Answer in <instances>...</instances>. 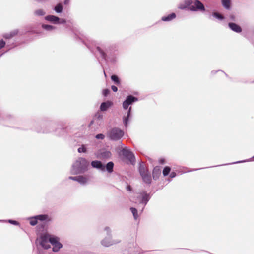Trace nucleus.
<instances>
[{
  "label": "nucleus",
  "instance_id": "nucleus-29",
  "mask_svg": "<svg viewBox=\"0 0 254 254\" xmlns=\"http://www.w3.org/2000/svg\"><path fill=\"white\" fill-rule=\"evenodd\" d=\"M105 137V136L103 134H98L96 135V138L98 139H103Z\"/></svg>",
  "mask_w": 254,
  "mask_h": 254
},
{
  "label": "nucleus",
  "instance_id": "nucleus-20",
  "mask_svg": "<svg viewBox=\"0 0 254 254\" xmlns=\"http://www.w3.org/2000/svg\"><path fill=\"white\" fill-rule=\"evenodd\" d=\"M212 16L219 20H223L224 19V17L222 15L217 12H213Z\"/></svg>",
  "mask_w": 254,
  "mask_h": 254
},
{
  "label": "nucleus",
  "instance_id": "nucleus-6",
  "mask_svg": "<svg viewBox=\"0 0 254 254\" xmlns=\"http://www.w3.org/2000/svg\"><path fill=\"white\" fill-rule=\"evenodd\" d=\"M189 9L192 11H201L204 12L205 10L204 5L200 1L195 0L194 1H192V3Z\"/></svg>",
  "mask_w": 254,
  "mask_h": 254
},
{
  "label": "nucleus",
  "instance_id": "nucleus-21",
  "mask_svg": "<svg viewBox=\"0 0 254 254\" xmlns=\"http://www.w3.org/2000/svg\"><path fill=\"white\" fill-rule=\"evenodd\" d=\"M42 28L47 31H53L55 29V27L53 26L46 24H43Z\"/></svg>",
  "mask_w": 254,
  "mask_h": 254
},
{
  "label": "nucleus",
  "instance_id": "nucleus-2",
  "mask_svg": "<svg viewBox=\"0 0 254 254\" xmlns=\"http://www.w3.org/2000/svg\"><path fill=\"white\" fill-rule=\"evenodd\" d=\"M137 100L138 99L137 98L130 95L128 96L125 101H124L123 103V107L124 109L126 110L128 108L127 115L124 116L123 118L124 124L126 126H127L130 117L131 107H129V106L131 105L133 103L137 101Z\"/></svg>",
  "mask_w": 254,
  "mask_h": 254
},
{
  "label": "nucleus",
  "instance_id": "nucleus-22",
  "mask_svg": "<svg viewBox=\"0 0 254 254\" xmlns=\"http://www.w3.org/2000/svg\"><path fill=\"white\" fill-rule=\"evenodd\" d=\"M114 164L112 162H110L106 165V169L109 172H112L113 171Z\"/></svg>",
  "mask_w": 254,
  "mask_h": 254
},
{
  "label": "nucleus",
  "instance_id": "nucleus-31",
  "mask_svg": "<svg viewBox=\"0 0 254 254\" xmlns=\"http://www.w3.org/2000/svg\"><path fill=\"white\" fill-rule=\"evenodd\" d=\"M8 221L10 224H13L15 225H18L19 224L17 221H15V220H9Z\"/></svg>",
  "mask_w": 254,
  "mask_h": 254
},
{
  "label": "nucleus",
  "instance_id": "nucleus-30",
  "mask_svg": "<svg viewBox=\"0 0 254 254\" xmlns=\"http://www.w3.org/2000/svg\"><path fill=\"white\" fill-rule=\"evenodd\" d=\"M78 151L79 153L85 152L86 151V148L85 147L82 146L78 149Z\"/></svg>",
  "mask_w": 254,
  "mask_h": 254
},
{
  "label": "nucleus",
  "instance_id": "nucleus-42",
  "mask_svg": "<svg viewBox=\"0 0 254 254\" xmlns=\"http://www.w3.org/2000/svg\"><path fill=\"white\" fill-rule=\"evenodd\" d=\"M233 19H234V17H232V19L233 20Z\"/></svg>",
  "mask_w": 254,
  "mask_h": 254
},
{
  "label": "nucleus",
  "instance_id": "nucleus-14",
  "mask_svg": "<svg viewBox=\"0 0 254 254\" xmlns=\"http://www.w3.org/2000/svg\"><path fill=\"white\" fill-rule=\"evenodd\" d=\"M91 165L93 168H96L101 170H104V166L102 165L100 161H93L91 162Z\"/></svg>",
  "mask_w": 254,
  "mask_h": 254
},
{
  "label": "nucleus",
  "instance_id": "nucleus-43",
  "mask_svg": "<svg viewBox=\"0 0 254 254\" xmlns=\"http://www.w3.org/2000/svg\"><path fill=\"white\" fill-rule=\"evenodd\" d=\"M253 158H254V156H253Z\"/></svg>",
  "mask_w": 254,
  "mask_h": 254
},
{
  "label": "nucleus",
  "instance_id": "nucleus-23",
  "mask_svg": "<svg viewBox=\"0 0 254 254\" xmlns=\"http://www.w3.org/2000/svg\"><path fill=\"white\" fill-rule=\"evenodd\" d=\"M130 211H131V212L133 215L134 218L135 219H137L139 216L137 214V209L135 208L131 207V208H130Z\"/></svg>",
  "mask_w": 254,
  "mask_h": 254
},
{
  "label": "nucleus",
  "instance_id": "nucleus-13",
  "mask_svg": "<svg viewBox=\"0 0 254 254\" xmlns=\"http://www.w3.org/2000/svg\"><path fill=\"white\" fill-rule=\"evenodd\" d=\"M229 27L232 30L236 32L239 33L242 31L241 28L239 25L234 23H229Z\"/></svg>",
  "mask_w": 254,
  "mask_h": 254
},
{
  "label": "nucleus",
  "instance_id": "nucleus-5",
  "mask_svg": "<svg viewBox=\"0 0 254 254\" xmlns=\"http://www.w3.org/2000/svg\"><path fill=\"white\" fill-rule=\"evenodd\" d=\"M123 135V131L118 128H112L107 133L108 137L114 140L120 139Z\"/></svg>",
  "mask_w": 254,
  "mask_h": 254
},
{
  "label": "nucleus",
  "instance_id": "nucleus-39",
  "mask_svg": "<svg viewBox=\"0 0 254 254\" xmlns=\"http://www.w3.org/2000/svg\"><path fill=\"white\" fill-rule=\"evenodd\" d=\"M251 161V160H246L240 161L236 162V163L246 162H248V161Z\"/></svg>",
  "mask_w": 254,
  "mask_h": 254
},
{
  "label": "nucleus",
  "instance_id": "nucleus-36",
  "mask_svg": "<svg viewBox=\"0 0 254 254\" xmlns=\"http://www.w3.org/2000/svg\"><path fill=\"white\" fill-rule=\"evenodd\" d=\"M111 88L114 92H117L118 90L117 87L115 86H112Z\"/></svg>",
  "mask_w": 254,
  "mask_h": 254
},
{
  "label": "nucleus",
  "instance_id": "nucleus-8",
  "mask_svg": "<svg viewBox=\"0 0 254 254\" xmlns=\"http://www.w3.org/2000/svg\"><path fill=\"white\" fill-rule=\"evenodd\" d=\"M29 223L32 226H35L37 224L38 221H46L49 220V217L47 215L42 214L37 215L34 217L28 218Z\"/></svg>",
  "mask_w": 254,
  "mask_h": 254
},
{
  "label": "nucleus",
  "instance_id": "nucleus-18",
  "mask_svg": "<svg viewBox=\"0 0 254 254\" xmlns=\"http://www.w3.org/2000/svg\"><path fill=\"white\" fill-rule=\"evenodd\" d=\"M223 6L226 9H230L231 6L230 0H221Z\"/></svg>",
  "mask_w": 254,
  "mask_h": 254
},
{
  "label": "nucleus",
  "instance_id": "nucleus-15",
  "mask_svg": "<svg viewBox=\"0 0 254 254\" xmlns=\"http://www.w3.org/2000/svg\"><path fill=\"white\" fill-rule=\"evenodd\" d=\"M116 242H113L110 238H106L101 242L102 245L105 247H109L115 244Z\"/></svg>",
  "mask_w": 254,
  "mask_h": 254
},
{
  "label": "nucleus",
  "instance_id": "nucleus-3",
  "mask_svg": "<svg viewBox=\"0 0 254 254\" xmlns=\"http://www.w3.org/2000/svg\"><path fill=\"white\" fill-rule=\"evenodd\" d=\"M51 237L52 234L47 232L41 234L36 239V243L37 246L46 250L50 249Z\"/></svg>",
  "mask_w": 254,
  "mask_h": 254
},
{
  "label": "nucleus",
  "instance_id": "nucleus-1",
  "mask_svg": "<svg viewBox=\"0 0 254 254\" xmlns=\"http://www.w3.org/2000/svg\"><path fill=\"white\" fill-rule=\"evenodd\" d=\"M89 162L83 158L78 159L72 165L71 173L72 174H78L84 173L87 170Z\"/></svg>",
  "mask_w": 254,
  "mask_h": 254
},
{
  "label": "nucleus",
  "instance_id": "nucleus-9",
  "mask_svg": "<svg viewBox=\"0 0 254 254\" xmlns=\"http://www.w3.org/2000/svg\"><path fill=\"white\" fill-rule=\"evenodd\" d=\"M45 19L54 24L65 23V20L60 19L59 17L54 15H48L45 17Z\"/></svg>",
  "mask_w": 254,
  "mask_h": 254
},
{
  "label": "nucleus",
  "instance_id": "nucleus-28",
  "mask_svg": "<svg viewBox=\"0 0 254 254\" xmlns=\"http://www.w3.org/2000/svg\"><path fill=\"white\" fill-rule=\"evenodd\" d=\"M111 154L109 151H104L103 153L102 156L106 158H108L111 156Z\"/></svg>",
  "mask_w": 254,
  "mask_h": 254
},
{
  "label": "nucleus",
  "instance_id": "nucleus-19",
  "mask_svg": "<svg viewBox=\"0 0 254 254\" xmlns=\"http://www.w3.org/2000/svg\"><path fill=\"white\" fill-rule=\"evenodd\" d=\"M176 17V14L172 13L167 16L162 17V20L164 21H169Z\"/></svg>",
  "mask_w": 254,
  "mask_h": 254
},
{
  "label": "nucleus",
  "instance_id": "nucleus-16",
  "mask_svg": "<svg viewBox=\"0 0 254 254\" xmlns=\"http://www.w3.org/2000/svg\"><path fill=\"white\" fill-rule=\"evenodd\" d=\"M89 181L88 177L84 176H78V182L81 185H84L87 184Z\"/></svg>",
  "mask_w": 254,
  "mask_h": 254
},
{
  "label": "nucleus",
  "instance_id": "nucleus-7",
  "mask_svg": "<svg viewBox=\"0 0 254 254\" xmlns=\"http://www.w3.org/2000/svg\"><path fill=\"white\" fill-rule=\"evenodd\" d=\"M139 172L143 181L147 184L150 183L151 181V176L148 173V170L146 169L143 165H140Z\"/></svg>",
  "mask_w": 254,
  "mask_h": 254
},
{
  "label": "nucleus",
  "instance_id": "nucleus-4",
  "mask_svg": "<svg viewBox=\"0 0 254 254\" xmlns=\"http://www.w3.org/2000/svg\"><path fill=\"white\" fill-rule=\"evenodd\" d=\"M51 246H52V251L54 252H58L63 248V244L60 242V238L52 234L50 241Z\"/></svg>",
  "mask_w": 254,
  "mask_h": 254
},
{
  "label": "nucleus",
  "instance_id": "nucleus-33",
  "mask_svg": "<svg viewBox=\"0 0 254 254\" xmlns=\"http://www.w3.org/2000/svg\"><path fill=\"white\" fill-rule=\"evenodd\" d=\"M5 44V43L4 41L0 40V49L1 48H2V47H3L4 46Z\"/></svg>",
  "mask_w": 254,
  "mask_h": 254
},
{
  "label": "nucleus",
  "instance_id": "nucleus-41",
  "mask_svg": "<svg viewBox=\"0 0 254 254\" xmlns=\"http://www.w3.org/2000/svg\"><path fill=\"white\" fill-rule=\"evenodd\" d=\"M127 190H130V186H127Z\"/></svg>",
  "mask_w": 254,
  "mask_h": 254
},
{
  "label": "nucleus",
  "instance_id": "nucleus-10",
  "mask_svg": "<svg viewBox=\"0 0 254 254\" xmlns=\"http://www.w3.org/2000/svg\"><path fill=\"white\" fill-rule=\"evenodd\" d=\"M122 154L125 157L131 162L134 161L135 157L133 154L126 147L122 150Z\"/></svg>",
  "mask_w": 254,
  "mask_h": 254
},
{
  "label": "nucleus",
  "instance_id": "nucleus-34",
  "mask_svg": "<svg viewBox=\"0 0 254 254\" xmlns=\"http://www.w3.org/2000/svg\"><path fill=\"white\" fill-rule=\"evenodd\" d=\"M109 92V90L108 89H104L103 91V94L104 95V96H106L108 95Z\"/></svg>",
  "mask_w": 254,
  "mask_h": 254
},
{
  "label": "nucleus",
  "instance_id": "nucleus-25",
  "mask_svg": "<svg viewBox=\"0 0 254 254\" xmlns=\"http://www.w3.org/2000/svg\"><path fill=\"white\" fill-rule=\"evenodd\" d=\"M46 12L43 9H38L35 11V14L38 16H42L45 15Z\"/></svg>",
  "mask_w": 254,
  "mask_h": 254
},
{
  "label": "nucleus",
  "instance_id": "nucleus-38",
  "mask_svg": "<svg viewBox=\"0 0 254 254\" xmlns=\"http://www.w3.org/2000/svg\"><path fill=\"white\" fill-rule=\"evenodd\" d=\"M175 176H176V173L175 172H171L170 175V176L171 178H174L175 177Z\"/></svg>",
  "mask_w": 254,
  "mask_h": 254
},
{
  "label": "nucleus",
  "instance_id": "nucleus-24",
  "mask_svg": "<svg viewBox=\"0 0 254 254\" xmlns=\"http://www.w3.org/2000/svg\"><path fill=\"white\" fill-rule=\"evenodd\" d=\"M54 10L57 13H61L63 10V6L61 4H58L55 6Z\"/></svg>",
  "mask_w": 254,
  "mask_h": 254
},
{
  "label": "nucleus",
  "instance_id": "nucleus-12",
  "mask_svg": "<svg viewBox=\"0 0 254 254\" xmlns=\"http://www.w3.org/2000/svg\"><path fill=\"white\" fill-rule=\"evenodd\" d=\"M191 3L192 1L191 0H186L183 2L179 4L178 8L180 9H185L186 8H189Z\"/></svg>",
  "mask_w": 254,
  "mask_h": 254
},
{
  "label": "nucleus",
  "instance_id": "nucleus-32",
  "mask_svg": "<svg viewBox=\"0 0 254 254\" xmlns=\"http://www.w3.org/2000/svg\"><path fill=\"white\" fill-rule=\"evenodd\" d=\"M69 179H70V180L76 181L78 182V176H75V177H71V176H70V177H69Z\"/></svg>",
  "mask_w": 254,
  "mask_h": 254
},
{
  "label": "nucleus",
  "instance_id": "nucleus-26",
  "mask_svg": "<svg viewBox=\"0 0 254 254\" xmlns=\"http://www.w3.org/2000/svg\"><path fill=\"white\" fill-rule=\"evenodd\" d=\"M111 79L113 81L115 82V83L117 84H120V80L117 76L113 75L111 76Z\"/></svg>",
  "mask_w": 254,
  "mask_h": 254
},
{
  "label": "nucleus",
  "instance_id": "nucleus-11",
  "mask_svg": "<svg viewBox=\"0 0 254 254\" xmlns=\"http://www.w3.org/2000/svg\"><path fill=\"white\" fill-rule=\"evenodd\" d=\"M149 199L150 197L149 195L146 193H141L139 196L138 197V201L139 202V203L143 204V207L141 210V211H142L144 206L147 204Z\"/></svg>",
  "mask_w": 254,
  "mask_h": 254
},
{
  "label": "nucleus",
  "instance_id": "nucleus-37",
  "mask_svg": "<svg viewBox=\"0 0 254 254\" xmlns=\"http://www.w3.org/2000/svg\"><path fill=\"white\" fill-rule=\"evenodd\" d=\"M105 231H106L107 234H109L111 232V230H110V228L109 227H106L105 228Z\"/></svg>",
  "mask_w": 254,
  "mask_h": 254
},
{
  "label": "nucleus",
  "instance_id": "nucleus-27",
  "mask_svg": "<svg viewBox=\"0 0 254 254\" xmlns=\"http://www.w3.org/2000/svg\"><path fill=\"white\" fill-rule=\"evenodd\" d=\"M170 171V168L169 167H166L163 170V174L164 176H167L168 175Z\"/></svg>",
  "mask_w": 254,
  "mask_h": 254
},
{
  "label": "nucleus",
  "instance_id": "nucleus-35",
  "mask_svg": "<svg viewBox=\"0 0 254 254\" xmlns=\"http://www.w3.org/2000/svg\"><path fill=\"white\" fill-rule=\"evenodd\" d=\"M97 50L99 52L101 56L103 57H104V52L101 50V49L99 47L97 48Z\"/></svg>",
  "mask_w": 254,
  "mask_h": 254
},
{
  "label": "nucleus",
  "instance_id": "nucleus-17",
  "mask_svg": "<svg viewBox=\"0 0 254 254\" xmlns=\"http://www.w3.org/2000/svg\"><path fill=\"white\" fill-rule=\"evenodd\" d=\"M112 103L109 101L103 102L100 106V110L102 111H106L107 109L112 105Z\"/></svg>",
  "mask_w": 254,
  "mask_h": 254
},
{
  "label": "nucleus",
  "instance_id": "nucleus-40",
  "mask_svg": "<svg viewBox=\"0 0 254 254\" xmlns=\"http://www.w3.org/2000/svg\"><path fill=\"white\" fill-rule=\"evenodd\" d=\"M159 171V169L157 168H155L153 170V174H154V173H155V171Z\"/></svg>",
  "mask_w": 254,
  "mask_h": 254
}]
</instances>
